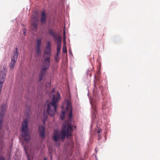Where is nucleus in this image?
Segmentation results:
<instances>
[{"instance_id":"nucleus-32","label":"nucleus","mask_w":160,"mask_h":160,"mask_svg":"<svg viewBox=\"0 0 160 160\" xmlns=\"http://www.w3.org/2000/svg\"><path fill=\"white\" fill-rule=\"evenodd\" d=\"M43 115H44V118H48L47 115H46V114H45L44 112L43 113Z\"/></svg>"},{"instance_id":"nucleus-36","label":"nucleus","mask_w":160,"mask_h":160,"mask_svg":"<svg viewBox=\"0 0 160 160\" xmlns=\"http://www.w3.org/2000/svg\"><path fill=\"white\" fill-rule=\"evenodd\" d=\"M69 52L70 54L72 55V53H71V51H70V49L69 50Z\"/></svg>"},{"instance_id":"nucleus-42","label":"nucleus","mask_w":160,"mask_h":160,"mask_svg":"<svg viewBox=\"0 0 160 160\" xmlns=\"http://www.w3.org/2000/svg\"><path fill=\"white\" fill-rule=\"evenodd\" d=\"M25 32L24 31V32H23V34H25Z\"/></svg>"},{"instance_id":"nucleus-45","label":"nucleus","mask_w":160,"mask_h":160,"mask_svg":"<svg viewBox=\"0 0 160 160\" xmlns=\"http://www.w3.org/2000/svg\"><path fill=\"white\" fill-rule=\"evenodd\" d=\"M28 160H30V159H29H29H28Z\"/></svg>"},{"instance_id":"nucleus-2","label":"nucleus","mask_w":160,"mask_h":160,"mask_svg":"<svg viewBox=\"0 0 160 160\" xmlns=\"http://www.w3.org/2000/svg\"><path fill=\"white\" fill-rule=\"evenodd\" d=\"M60 96L58 92L57 95H53V98L50 101L47 100L45 102L44 108L48 114L51 117H53L57 110L58 104Z\"/></svg>"},{"instance_id":"nucleus-28","label":"nucleus","mask_w":160,"mask_h":160,"mask_svg":"<svg viewBox=\"0 0 160 160\" xmlns=\"http://www.w3.org/2000/svg\"><path fill=\"white\" fill-rule=\"evenodd\" d=\"M0 160H5V159L3 156H1L0 157Z\"/></svg>"},{"instance_id":"nucleus-31","label":"nucleus","mask_w":160,"mask_h":160,"mask_svg":"<svg viewBox=\"0 0 160 160\" xmlns=\"http://www.w3.org/2000/svg\"><path fill=\"white\" fill-rule=\"evenodd\" d=\"M64 116H65V115H62L61 116V118L62 120H63L64 119Z\"/></svg>"},{"instance_id":"nucleus-19","label":"nucleus","mask_w":160,"mask_h":160,"mask_svg":"<svg viewBox=\"0 0 160 160\" xmlns=\"http://www.w3.org/2000/svg\"><path fill=\"white\" fill-rule=\"evenodd\" d=\"M62 52L65 53H67V49L66 45H65V46L64 45H63L62 48Z\"/></svg>"},{"instance_id":"nucleus-33","label":"nucleus","mask_w":160,"mask_h":160,"mask_svg":"<svg viewBox=\"0 0 160 160\" xmlns=\"http://www.w3.org/2000/svg\"><path fill=\"white\" fill-rule=\"evenodd\" d=\"M65 111H63L62 112V114L63 115H65Z\"/></svg>"},{"instance_id":"nucleus-39","label":"nucleus","mask_w":160,"mask_h":160,"mask_svg":"<svg viewBox=\"0 0 160 160\" xmlns=\"http://www.w3.org/2000/svg\"><path fill=\"white\" fill-rule=\"evenodd\" d=\"M2 89V88H0V95L1 94Z\"/></svg>"},{"instance_id":"nucleus-41","label":"nucleus","mask_w":160,"mask_h":160,"mask_svg":"<svg viewBox=\"0 0 160 160\" xmlns=\"http://www.w3.org/2000/svg\"><path fill=\"white\" fill-rule=\"evenodd\" d=\"M76 128V126H75L74 127V129H75Z\"/></svg>"},{"instance_id":"nucleus-35","label":"nucleus","mask_w":160,"mask_h":160,"mask_svg":"<svg viewBox=\"0 0 160 160\" xmlns=\"http://www.w3.org/2000/svg\"><path fill=\"white\" fill-rule=\"evenodd\" d=\"M100 129H98V131H97V133H100Z\"/></svg>"},{"instance_id":"nucleus-14","label":"nucleus","mask_w":160,"mask_h":160,"mask_svg":"<svg viewBox=\"0 0 160 160\" xmlns=\"http://www.w3.org/2000/svg\"><path fill=\"white\" fill-rule=\"evenodd\" d=\"M7 108V106L6 104H3L1 107V111L5 112Z\"/></svg>"},{"instance_id":"nucleus-37","label":"nucleus","mask_w":160,"mask_h":160,"mask_svg":"<svg viewBox=\"0 0 160 160\" xmlns=\"http://www.w3.org/2000/svg\"><path fill=\"white\" fill-rule=\"evenodd\" d=\"M95 152H97V148H95Z\"/></svg>"},{"instance_id":"nucleus-7","label":"nucleus","mask_w":160,"mask_h":160,"mask_svg":"<svg viewBox=\"0 0 160 160\" xmlns=\"http://www.w3.org/2000/svg\"><path fill=\"white\" fill-rule=\"evenodd\" d=\"M13 55L12 57L11 58V62L10 63L9 66L11 70L13 69L15 64V63L17 61L18 54V51H13Z\"/></svg>"},{"instance_id":"nucleus-23","label":"nucleus","mask_w":160,"mask_h":160,"mask_svg":"<svg viewBox=\"0 0 160 160\" xmlns=\"http://www.w3.org/2000/svg\"><path fill=\"white\" fill-rule=\"evenodd\" d=\"M5 115V112L1 111L0 112V116L3 117Z\"/></svg>"},{"instance_id":"nucleus-34","label":"nucleus","mask_w":160,"mask_h":160,"mask_svg":"<svg viewBox=\"0 0 160 160\" xmlns=\"http://www.w3.org/2000/svg\"><path fill=\"white\" fill-rule=\"evenodd\" d=\"M59 53H58L57 52L56 55H55L56 56L59 57Z\"/></svg>"},{"instance_id":"nucleus-38","label":"nucleus","mask_w":160,"mask_h":160,"mask_svg":"<svg viewBox=\"0 0 160 160\" xmlns=\"http://www.w3.org/2000/svg\"><path fill=\"white\" fill-rule=\"evenodd\" d=\"M43 160H47V159L46 158H43Z\"/></svg>"},{"instance_id":"nucleus-12","label":"nucleus","mask_w":160,"mask_h":160,"mask_svg":"<svg viewBox=\"0 0 160 160\" xmlns=\"http://www.w3.org/2000/svg\"><path fill=\"white\" fill-rule=\"evenodd\" d=\"M41 43V40L40 39H38L36 46V52L38 54H39L40 52Z\"/></svg>"},{"instance_id":"nucleus-24","label":"nucleus","mask_w":160,"mask_h":160,"mask_svg":"<svg viewBox=\"0 0 160 160\" xmlns=\"http://www.w3.org/2000/svg\"><path fill=\"white\" fill-rule=\"evenodd\" d=\"M55 60L57 62H58L59 60V58H58V57L55 56L54 57Z\"/></svg>"},{"instance_id":"nucleus-40","label":"nucleus","mask_w":160,"mask_h":160,"mask_svg":"<svg viewBox=\"0 0 160 160\" xmlns=\"http://www.w3.org/2000/svg\"><path fill=\"white\" fill-rule=\"evenodd\" d=\"M15 50H16V51H17V50H18V48H15Z\"/></svg>"},{"instance_id":"nucleus-13","label":"nucleus","mask_w":160,"mask_h":160,"mask_svg":"<svg viewBox=\"0 0 160 160\" xmlns=\"http://www.w3.org/2000/svg\"><path fill=\"white\" fill-rule=\"evenodd\" d=\"M47 17L45 15L44 11H43L41 13L40 21L41 22L42 24H45L46 23Z\"/></svg>"},{"instance_id":"nucleus-5","label":"nucleus","mask_w":160,"mask_h":160,"mask_svg":"<svg viewBox=\"0 0 160 160\" xmlns=\"http://www.w3.org/2000/svg\"><path fill=\"white\" fill-rule=\"evenodd\" d=\"M28 123L26 119L24 120L22 124L21 135L23 138L26 141H29L30 139V136L29 133Z\"/></svg>"},{"instance_id":"nucleus-44","label":"nucleus","mask_w":160,"mask_h":160,"mask_svg":"<svg viewBox=\"0 0 160 160\" xmlns=\"http://www.w3.org/2000/svg\"><path fill=\"white\" fill-rule=\"evenodd\" d=\"M102 99H103V97H102Z\"/></svg>"},{"instance_id":"nucleus-29","label":"nucleus","mask_w":160,"mask_h":160,"mask_svg":"<svg viewBox=\"0 0 160 160\" xmlns=\"http://www.w3.org/2000/svg\"><path fill=\"white\" fill-rule=\"evenodd\" d=\"M49 154L50 156V159L51 160H52V153H51V152H49Z\"/></svg>"},{"instance_id":"nucleus-43","label":"nucleus","mask_w":160,"mask_h":160,"mask_svg":"<svg viewBox=\"0 0 160 160\" xmlns=\"http://www.w3.org/2000/svg\"><path fill=\"white\" fill-rule=\"evenodd\" d=\"M88 97H89V94H88Z\"/></svg>"},{"instance_id":"nucleus-27","label":"nucleus","mask_w":160,"mask_h":160,"mask_svg":"<svg viewBox=\"0 0 160 160\" xmlns=\"http://www.w3.org/2000/svg\"><path fill=\"white\" fill-rule=\"evenodd\" d=\"M70 147L72 148L74 147V144L73 142H71V143Z\"/></svg>"},{"instance_id":"nucleus-16","label":"nucleus","mask_w":160,"mask_h":160,"mask_svg":"<svg viewBox=\"0 0 160 160\" xmlns=\"http://www.w3.org/2000/svg\"><path fill=\"white\" fill-rule=\"evenodd\" d=\"M44 54L47 55H51V50H48L47 49H45L44 51Z\"/></svg>"},{"instance_id":"nucleus-8","label":"nucleus","mask_w":160,"mask_h":160,"mask_svg":"<svg viewBox=\"0 0 160 160\" xmlns=\"http://www.w3.org/2000/svg\"><path fill=\"white\" fill-rule=\"evenodd\" d=\"M50 64V57H47L44 59L42 63V68L48 69Z\"/></svg>"},{"instance_id":"nucleus-3","label":"nucleus","mask_w":160,"mask_h":160,"mask_svg":"<svg viewBox=\"0 0 160 160\" xmlns=\"http://www.w3.org/2000/svg\"><path fill=\"white\" fill-rule=\"evenodd\" d=\"M62 108H66L67 111L68 112V120L63 123L62 125L73 132V126L71 124L72 118V107L71 101L68 99H65Z\"/></svg>"},{"instance_id":"nucleus-26","label":"nucleus","mask_w":160,"mask_h":160,"mask_svg":"<svg viewBox=\"0 0 160 160\" xmlns=\"http://www.w3.org/2000/svg\"><path fill=\"white\" fill-rule=\"evenodd\" d=\"M66 38L65 36L63 38V45H66Z\"/></svg>"},{"instance_id":"nucleus-10","label":"nucleus","mask_w":160,"mask_h":160,"mask_svg":"<svg viewBox=\"0 0 160 160\" xmlns=\"http://www.w3.org/2000/svg\"><path fill=\"white\" fill-rule=\"evenodd\" d=\"M3 70L0 72V81L4 82L6 78V72L7 71L6 68L3 67Z\"/></svg>"},{"instance_id":"nucleus-9","label":"nucleus","mask_w":160,"mask_h":160,"mask_svg":"<svg viewBox=\"0 0 160 160\" xmlns=\"http://www.w3.org/2000/svg\"><path fill=\"white\" fill-rule=\"evenodd\" d=\"M39 137L42 138H44L45 137V128L42 125L38 128Z\"/></svg>"},{"instance_id":"nucleus-30","label":"nucleus","mask_w":160,"mask_h":160,"mask_svg":"<svg viewBox=\"0 0 160 160\" xmlns=\"http://www.w3.org/2000/svg\"><path fill=\"white\" fill-rule=\"evenodd\" d=\"M102 136L100 135H98V140H99L101 138Z\"/></svg>"},{"instance_id":"nucleus-21","label":"nucleus","mask_w":160,"mask_h":160,"mask_svg":"<svg viewBox=\"0 0 160 160\" xmlns=\"http://www.w3.org/2000/svg\"><path fill=\"white\" fill-rule=\"evenodd\" d=\"M3 122V119L0 118V131L1 130L2 127V124Z\"/></svg>"},{"instance_id":"nucleus-25","label":"nucleus","mask_w":160,"mask_h":160,"mask_svg":"<svg viewBox=\"0 0 160 160\" xmlns=\"http://www.w3.org/2000/svg\"><path fill=\"white\" fill-rule=\"evenodd\" d=\"M3 82L2 81H0V88L2 89Z\"/></svg>"},{"instance_id":"nucleus-4","label":"nucleus","mask_w":160,"mask_h":160,"mask_svg":"<svg viewBox=\"0 0 160 160\" xmlns=\"http://www.w3.org/2000/svg\"><path fill=\"white\" fill-rule=\"evenodd\" d=\"M72 133V131L62 125L61 132L59 131L54 132L52 138L55 142L58 141L61 138L63 141L66 137L67 138H68L71 136Z\"/></svg>"},{"instance_id":"nucleus-15","label":"nucleus","mask_w":160,"mask_h":160,"mask_svg":"<svg viewBox=\"0 0 160 160\" xmlns=\"http://www.w3.org/2000/svg\"><path fill=\"white\" fill-rule=\"evenodd\" d=\"M32 23H38V18L37 17L34 16L33 17H32Z\"/></svg>"},{"instance_id":"nucleus-6","label":"nucleus","mask_w":160,"mask_h":160,"mask_svg":"<svg viewBox=\"0 0 160 160\" xmlns=\"http://www.w3.org/2000/svg\"><path fill=\"white\" fill-rule=\"evenodd\" d=\"M49 34L55 40H57V43L58 45H61L62 39L61 37L58 38V35L55 33L52 29H49L48 30Z\"/></svg>"},{"instance_id":"nucleus-22","label":"nucleus","mask_w":160,"mask_h":160,"mask_svg":"<svg viewBox=\"0 0 160 160\" xmlns=\"http://www.w3.org/2000/svg\"><path fill=\"white\" fill-rule=\"evenodd\" d=\"M61 48V45H58L57 47V52L60 53V49Z\"/></svg>"},{"instance_id":"nucleus-46","label":"nucleus","mask_w":160,"mask_h":160,"mask_svg":"<svg viewBox=\"0 0 160 160\" xmlns=\"http://www.w3.org/2000/svg\"><path fill=\"white\" fill-rule=\"evenodd\" d=\"M64 35H65V32H64Z\"/></svg>"},{"instance_id":"nucleus-1","label":"nucleus","mask_w":160,"mask_h":160,"mask_svg":"<svg viewBox=\"0 0 160 160\" xmlns=\"http://www.w3.org/2000/svg\"><path fill=\"white\" fill-rule=\"evenodd\" d=\"M98 81H94V88L93 90V97H89L90 102L91 104V117L94 119L96 117L97 109L96 107V102L99 99L101 96H103L102 90L103 87L100 86L99 88H97V83Z\"/></svg>"},{"instance_id":"nucleus-18","label":"nucleus","mask_w":160,"mask_h":160,"mask_svg":"<svg viewBox=\"0 0 160 160\" xmlns=\"http://www.w3.org/2000/svg\"><path fill=\"white\" fill-rule=\"evenodd\" d=\"M46 49H48V50H51V44L50 42H47V45L46 46Z\"/></svg>"},{"instance_id":"nucleus-17","label":"nucleus","mask_w":160,"mask_h":160,"mask_svg":"<svg viewBox=\"0 0 160 160\" xmlns=\"http://www.w3.org/2000/svg\"><path fill=\"white\" fill-rule=\"evenodd\" d=\"M32 25L33 26V30H37L38 28V23H32Z\"/></svg>"},{"instance_id":"nucleus-11","label":"nucleus","mask_w":160,"mask_h":160,"mask_svg":"<svg viewBox=\"0 0 160 160\" xmlns=\"http://www.w3.org/2000/svg\"><path fill=\"white\" fill-rule=\"evenodd\" d=\"M47 69H46V68L42 67L39 75L38 81L39 82H41L43 79L44 76L45 75Z\"/></svg>"},{"instance_id":"nucleus-20","label":"nucleus","mask_w":160,"mask_h":160,"mask_svg":"<svg viewBox=\"0 0 160 160\" xmlns=\"http://www.w3.org/2000/svg\"><path fill=\"white\" fill-rule=\"evenodd\" d=\"M92 72V70L91 69H88L87 72V75H89L90 77L91 76V72Z\"/></svg>"}]
</instances>
